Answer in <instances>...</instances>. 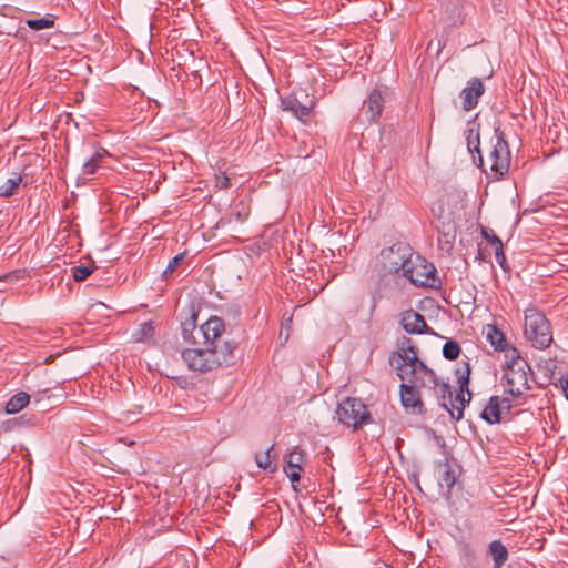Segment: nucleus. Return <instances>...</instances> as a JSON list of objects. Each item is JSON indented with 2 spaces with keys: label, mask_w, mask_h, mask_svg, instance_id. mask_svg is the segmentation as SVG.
<instances>
[{
  "label": "nucleus",
  "mask_w": 568,
  "mask_h": 568,
  "mask_svg": "<svg viewBox=\"0 0 568 568\" xmlns=\"http://www.w3.org/2000/svg\"><path fill=\"white\" fill-rule=\"evenodd\" d=\"M499 353H504L505 361L501 365L503 377L501 385L504 393L510 395L514 399L520 397L524 392L529 389L528 374L530 367L524 359L518 349L514 347L499 329Z\"/></svg>",
  "instance_id": "2"
},
{
  "label": "nucleus",
  "mask_w": 568,
  "mask_h": 568,
  "mask_svg": "<svg viewBox=\"0 0 568 568\" xmlns=\"http://www.w3.org/2000/svg\"><path fill=\"white\" fill-rule=\"evenodd\" d=\"M183 260H184V254L183 253L175 255L169 262L166 268L163 271V276L165 278H169L174 273V271L178 268V266L182 263Z\"/></svg>",
  "instance_id": "30"
},
{
  "label": "nucleus",
  "mask_w": 568,
  "mask_h": 568,
  "mask_svg": "<svg viewBox=\"0 0 568 568\" xmlns=\"http://www.w3.org/2000/svg\"><path fill=\"white\" fill-rule=\"evenodd\" d=\"M483 234L485 237H487L489 240L490 243H493V244L497 243V235H495V234L489 235L486 230H483Z\"/></svg>",
  "instance_id": "41"
},
{
  "label": "nucleus",
  "mask_w": 568,
  "mask_h": 568,
  "mask_svg": "<svg viewBox=\"0 0 568 568\" xmlns=\"http://www.w3.org/2000/svg\"><path fill=\"white\" fill-rule=\"evenodd\" d=\"M182 359L186 363L187 367L192 371L205 372L211 371L219 366L216 354L211 348L195 347L184 349L181 354Z\"/></svg>",
  "instance_id": "8"
},
{
  "label": "nucleus",
  "mask_w": 568,
  "mask_h": 568,
  "mask_svg": "<svg viewBox=\"0 0 568 568\" xmlns=\"http://www.w3.org/2000/svg\"><path fill=\"white\" fill-rule=\"evenodd\" d=\"M123 415H124V419L129 423H134L136 420V416H138L136 413L131 412V410L125 412Z\"/></svg>",
  "instance_id": "40"
},
{
  "label": "nucleus",
  "mask_w": 568,
  "mask_h": 568,
  "mask_svg": "<svg viewBox=\"0 0 568 568\" xmlns=\"http://www.w3.org/2000/svg\"><path fill=\"white\" fill-rule=\"evenodd\" d=\"M477 152L479 153V166H481L483 165V158H481L480 151L478 149H477Z\"/></svg>",
  "instance_id": "42"
},
{
  "label": "nucleus",
  "mask_w": 568,
  "mask_h": 568,
  "mask_svg": "<svg viewBox=\"0 0 568 568\" xmlns=\"http://www.w3.org/2000/svg\"><path fill=\"white\" fill-rule=\"evenodd\" d=\"M517 404H513V400L505 396L504 398L499 399V423L505 419L510 412V409L516 406Z\"/></svg>",
  "instance_id": "28"
},
{
  "label": "nucleus",
  "mask_w": 568,
  "mask_h": 568,
  "mask_svg": "<svg viewBox=\"0 0 568 568\" xmlns=\"http://www.w3.org/2000/svg\"><path fill=\"white\" fill-rule=\"evenodd\" d=\"M383 267L389 272L404 271L406 264L413 257L412 247L403 242L394 243L389 247H385L379 254Z\"/></svg>",
  "instance_id": "7"
},
{
  "label": "nucleus",
  "mask_w": 568,
  "mask_h": 568,
  "mask_svg": "<svg viewBox=\"0 0 568 568\" xmlns=\"http://www.w3.org/2000/svg\"><path fill=\"white\" fill-rule=\"evenodd\" d=\"M468 201L469 199L466 192L456 190L449 194L448 203L453 206V213H457L467 207Z\"/></svg>",
  "instance_id": "18"
},
{
  "label": "nucleus",
  "mask_w": 568,
  "mask_h": 568,
  "mask_svg": "<svg viewBox=\"0 0 568 568\" xmlns=\"http://www.w3.org/2000/svg\"><path fill=\"white\" fill-rule=\"evenodd\" d=\"M108 154L106 150L105 149H100V150H97L90 159L94 160V162L99 163L101 162V160Z\"/></svg>",
  "instance_id": "37"
},
{
  "label": "nucleus",
  "mask_w": 568,
  "mask_h": 568,
  "mask_svg": "<svg viewBox=\"0 0 568 568\" xmlns=\"http://www.w3.org/2000/svg\"><path fill=\"white\" fill-rule=\"evenodd\" d=\"M397 375L402 379L400 400L406 409L413 413H422L423 403L419 388H430L435 381L434 371L427 368L423 362L417 358L414 347L403 349L390 358Z\"/></svg>",
  "instance_id": "1"
},
{
  "label": "nucleus",
  "mask_w": 568,
  "mask_h": 568,
  "mask_svg": "<svg viewBox=\"0 0 568 568\" xmlns=\"http://www.w3.org/2000/svg\"><path fill=\"white\" fill-rule=\"evenodd\" d=\"M273 446H271L264 454H257L255 456V462L257 466L266 471L274 473L276 467L272 464L275 455L272 454Z\"/></svg>",
  "instance_id": "19"
},
{
  "label": "nucleus",
  "mask_w": 568,
  "mask_h": 568,
  "mask_svg": "<svg viewBox=\"0 0 568 568\" xmlns=\"http://www.w3.org/2000/svg\"><path fill=\"white\" fill-rule=\"evenodd\" d=\"M30 402L29 394L24 392H19L13 395L8 403L6 404V413L7 414H17L22 410Z\"/></svg>",
  "instance_id": "17"
},
{
  "label": "nucleus",
  "mask_w": 568,
  "mask_h": 568,
  "mask_svg": "<svg viewBox=\"0 0 568 568\" xmlns=\"http://www.w3.org/2000/svg\"><path fill=\"white\" fill-rule=\"evenodd\" d=\"M2 283H3V282H0V291H3V290H4V288H3V286H2Z\"/></svg>",
  "instance_id": "43"
},
{
  "label": "nucleus",
  "mask_w": 568,
  "mask_h": 568,
  "mask_svg": "<svg viewBox=\"0 0 568 568\" xmlns=\"http://www.w3.org/2000/svg\"><path fill=\"white\" fill-rule=\"evenodd\" d=\"M235 349V344L233 342H223L220 344V341L211 348L212 352L216 354V359H219V366L222 364L229 365L233 362V352Z\"/></svg>",
  "instance_id": "15"
},
{
  "label": "nucleus",
  "mask_w": 568,
  "mask_h": 568,
  "mask_svg": "<svg viewBox=\"0 0 568 568\" xmlns=\"http://www.w3.org/2000/svg\"><path fill=\"white\" fill-rule=\"evenodd\" d=\"M488 551L494 560V568H497V540H493L489 544Z\"/></svg>",
  "instance_id": "35"
},
{
  "label": "nucleus",
  "mask_w": 568,
  "mask_h": 568,
  "mask_svg": "<svg viewBox=\"0 0 568 568\" xmlns=\"http://www.w3.org/2000/svg\"><path fill=\"white\" fill-rule=\"evenodd\" d=\"M216 186L220 189H227L230 186V179L225 175V173H220L216 175Z\"/></svg>",
  "instance_id": "34"
},
{
  "label": "nucleus",
  "mask_w": 568,
  "mask_h": 568,
  "mask_svg": "<svg viewBox=\"0 0 568 568\" xmlns=\"http://www.w3.org/2000/svg\"><path fill=\"white\" fill-rule=\"evenodd\" d=\"M460 346L455 341H448L443 347V355L447 359H456L459 356Z\"/></svg>",
  "instance_id": "24"
},
{
  "label": "nucleus",
  "mask_w": 568,
  "mask_h": 568,
  "mask_svg": "<svg viewBox=\"0 0 568 568\" xmlns=\"http://www.w3.org/2000/svg\"><path fill=\"white\" fill-rule=\"evenodd\" d=\"M384 109V98L379 90H373L367 99L363 102L362 112L367 121H376Z\"/></svg>",
  "instance_id": "13"
},
{
  "label": "nucleus",
  "mask_w": 568,
  "mask_h": 568,
  "mask_svg": "<svg viewBox=\"0 0 568 568\" xmlns=\"http://www.w3.org/2000/svg\"><path fill=\"white\" fill-rule=\"evenodd\" d=\"M91 273L92 268L85 265H79L72 268V276L77 282L84 281L89 275H91Z\"/></svg>",
  "instance_id": "29"
},
{
  "label": "nucleus",
  "mask_w": 568,
  "mask_h": 568,
  "mask_svg": "<svg viewBox=\"0 0 568 568\" xmlns=\"http://www.w3.org/2000/svg\"><path fill=\"white\" fill-rule=\"evenodd\" d=\"M481 418L488 424L497 423V396H491L488 405L481 412Z\"/></svg>",
  "instance_id": "20"
},
{
  "label": "nucleus",
  "mask_w": 568,
  "mask_h": 568,
  "mask_svg": "<svg viewBox=\"0 0 568 568\" xmlns=\"http://www.w3.org/2000/svg\"><path fill=\"white\" fill-rule=\"evenodd\" d=\"M99 168V163L94 162V160L89 159L83 163L82 172L85 175H92L97 172Z\"/></svg>",
  "instance_id": "33"
},
{
  "label": "nucleus",
  "mask_w": 568,
  "mask_h": 568,
  "mask_svg": "<svg viewBox=\"0 0 568 568\" xmlns=\"http://www.w3.org/2000/svg\"><path fill=\"white\" fill-rule=\"evenodd\" d=\"M224 332V324L216 316L210 317L204 324L194 331L192 337L196 346L212 348L219 342Z\"/></svg>",
  "instance_id": "9"
},
{
  "label": "nucleus",
  "mask_w": 568,
  "mask_h": 568,
  "mask_svg": "<svg viewBox=\"0 0 568 568\" xmlns=\"http://www.w3.org/2000/svg\"><path fill=\"white\" fill-rule=\"evenodd\" d=\"M484 91L485 88L481 80L478 78L471 79L460 92L463 110L470 111L474 109L477 105L478 99L484 93Z\"/></svg>",
  "instance_id": "11"
},
{
  "label": "nucleus",
  "mask_w": 568,
  "mask_h": 568,
  "mask_svg": "<svg viewBox=\"0 0 568 568\" xmlns=\"http://www.w3.org/2000/svg\"><path fill=\"white\" fill-rule=\"evenodd\" d=\"M558 382L566 399L568 400V374L562 375Z\"/></svg>",
  "instance_id": "36"
},
{
  "label": "nucleus",
  "mask_w": 568,
  "mask_h": 568,
  "mask_svg": "<svg viewBox=\"0 0 568 568\" xmlns=\"http://www.w3.org/2000/svg\"><path fill=\"white\" fill-rule=\"evenodd\" d=\"M490 158H491V171L497 172V148L496 146L490 151Z\"/></svg>",
  "instance_id": "39"
},
{
  "label": "nucleus",
  "mask_w": 568,
  "mask_h": 568,
  "mask_svg": "<svg viewBox=\"0 0 568 568\" xmlns=\"http://www.w3.org/2000/svg\"><path fill=\"white\" fill-rule=\"evenodd\" d=\"M498 244H499V266L503 268V271L508 274V278H510L511 274H510V267L509 265L507 264L506 262V257L504 255V251H503V242L501 240L499 239L498 241Z\"/></svg>",
  "instance_id": "32"
},
{
  "label": "nucleus",
  "mask_w": 568,
  "mask_h": 568,
  "mask_svg": "<svg viewBox=\"0 0 568 568\" xmlns=\"http://www.w3.org/2000/svg\"><path fill=\"white\" fill-rule=\"evenodd\" d=\"M524 334L531 345L546 349L552 343V327L546 315L536 307L525 310Z\"/></svg>",
  "instance_id": "4"
},
{
  "label": "nucleus",
  "mask_w": 568,
  "mask_h": 568,
  "mask_svg": "<svg viewBox=\"0 0 568 568\" xmlns=\"http://www.w3.org/2000/svg\"><path fill=\"white\" fill-rule=\"evenodd\" d=\"M308 104L302 103L295 94H290L281 99V104L284 111L292 113L302 122H306L315 105L313 100Z\"/></svg>",
  "instance_id": "10"
},
{
  "label": "nucleus",
  "mask_w": 568,
  "mask_h": 568,
  "mask_svg": "<svg viewBox=\"0 0 568 568\" xmlns=\"http://www.w3.org/2000/svg\"><path fill=\"white\" fill-rule=\"evenodd\" d=\"M457 383L459 386V393L453 396L450 386L435 376L432 387L434 395L436 396L438 404L445 408L452 419L459 420L464 416V408L466 403L470 402L471 394L468 389L470 366L467 362L462 363L455 371Z\"/></svg>",
  "instance_id": "3"
},
{
  "label": "nucleus",
  "mask_w": 568,
  "mask_h": 568,
  "mask_svg": "<svg viewBox=\"0 0 568 568\" xmlns=\"http://www.w3.org/2000/svg\"><path fill=\"white\" fill-rule=\"evenodd\" d=\"M519 486L518 485H514V483H505V484H499V489H503L504 494H509L510 491H513L514 489L518 488Z\"/></svg>",
  "instance_id": "38"
},
{
  "label": "nucleus",
  "mask_w": 568,
  "mask_h": 568,
  "mask_svg": "<svg viewBox=\"0 0 568 568\" xmlns=\"http://www.w3.org/2000/svg\"><path fill=\"white\" fill-rule=\"evenodd\" d=\"M499 180L504 174H507L510 166V150L508 143L499 134Z\"/></svg>",
  "instance_id": "16"
},
{
  "label": "nucleus",
  "mask_w": 568,
  "mask_h": 568,
  "mask_svg": "<svg viewBox=\"0 0 568 568\" xmlns=\"http://www.w3.org/2000/svg\"><path fill=\"white\" fill-rule=\"evenodd\" d=\"M495 335H497V325L489 324L486 327V337L490 342L491 346L497 351V341L495 339Z\"/></svg>",
  "instance_id": "31"
},
{
  "label": "nucleus",
  "mask_w": 568,
  "mask_h": 568,
  "mask_svg": "<svg viewBox=\"0 0 568 568\" xmlns=\"http://www.w3.org/2000/svg\"><path fill=\"white\" fill-rule=\"evenodd\" d=\"M400 325L408 334H423L429 331L423 315L414 310H407L400 314Z\"/></svg>",
  "instance_id": "12"
},
{
  "label": "nucleus",
  "mask_w": 568,
  "mask_h": 568,
  "mask_svg": "<svg viewBox=\"0 0 568 568\" xmlns=\"http://www.w3.org/2000/svg\"><path fill=\"white\" fill-rule=\"evenodd\" d=\"M26 24L33 30H43L52 28L54 21L48 17H43L39 19H28L26 20Z\"/></svg>",
  "instance_id": "22"
},
{
  "label": "nucleus",
  "mask_w": 568,
  "mask_h": 568,
  "mask_svg": "<svg viewBox=\"0 0 568 568\" xmlns=\"http://www.w3.org/2000/svg\"><path fill=\"white\" fill-rule=\"evenodd\" d=\"M154 328L151 322H145L141 325V328L135 335L136 342H144L148 341L153 336Z\"/></svg>",
  "instance_id": "26"
},
{
  "label": "nucleus",
  "mask_w": 568,
  "mask_h": 568,
  "mask_svg": "<svg viewBox=\"0 0 568 568\" xmlns=\"http://www.w3.org/2000/svg\"><path fill=\"white\" fill-rule=\"evenodd\" d=\"M336 417L343 425L357 429L368 422L369 412L362 400L347 397L338 404Z\"/></svg>",
  "instance_id": "6"
},
{
  "label": "nucleus",
  "mask_w": 568,
  "mask_h": 568,
  "mask_svg": "<svg viewBox=\"0 0 568 568\" xmlns=\"http://www.w3.org/2000/svg\"><path fill=\"white\" fill-rule=\"evenodd\" d=\"M22 182V178L20 175H16L13 178L8 179L1 186H0V196H11L14 192V190L20 185Z\"/></svg>",
  "instance_id": "21"
},
{
  "label": "nucleus",
  "mask_w": 568,
  "mask_h": 568,
  "mask_svg": "<svg viewBox=\"0 0 568 568\" xmlns=\"http://www.w3.org/2000/svg\"><path fill=\"white\" fill-rule=\"evenodd\" d=\"M305 462V455L303 450L295 447L286 457V467L284 471L292 483H297L301 478L303 470V463Z\"/></svg>",
  "instance_id": "14"
},
{
  "label": "nucleus",
  "mask_w": 568,
  "mask_h": 568,
  "mask_svg": "<svg viewBox=\"0 0 568 568\" xmlns=\"http://www.w3.org/2000/svg\"><path fill=\"white\" fill-rule=\"evenodd\" d=\"M27 277V272L24 270H16L9 273H6L0 276V282L13 283Z\"/></svg>",
  "instance_id": "27"
},
{
  "label": "nucleus",
  "mask_w": 568,
  "mask_h": 568,
  "mask_svg": "<svg viewBox=\"0 0 568 568\" xmlns=\"http://www.w3.org/2000/svg\"><path fill=\"white\" fill-rule=\"evenodd\" d=\"M454 240L455 230L453 226L448 225V230L443 232L442 237H439L440 247L449 251L453 247Z\"/></svg>",
  "instance_id": "25"
},
{
  "label": "nucleus",
  "mask_w": 568,
  "mask_h": 568,
  "mask_svg": "<svg viewBox=\"0 0 568 568\" xmlns=\"http://www.w3.org/2000/svg\"><path fill=\"white\" fill-rule=\"evenodd\" d=\"M456 480L455 473L448 466V464L444 465V470L440 475L439 484L442 487H446L447 490H450V488L454 486Z\"/></svg>",
  "instance_id": "23"
},
{
  "label": "nucleus",
  "mask_w": 568,
  "mask_h": 568,
  "mask_svg": "<svg viewBox=\"0 0 568 568\" xmlns=\"http://www.w3.org/2000/svg\"><path fill=\"white\" fill-rule=\"evenodd\" d=\"M403 275L416 286L434 287L438 282L435 266L424 257L414 254L407 262Z\"/></svg>",
  "instance_id": "5"
}]
</instances>
